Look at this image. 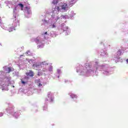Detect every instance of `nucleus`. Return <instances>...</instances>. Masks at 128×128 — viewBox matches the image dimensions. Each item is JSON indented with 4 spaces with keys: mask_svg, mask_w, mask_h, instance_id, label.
I'll list each match as a JSON object with an SVG mask.
<instances>
[{
    "mask_svg": "<svg viewBox=\"0 0 128 128\" xmlns=\"http://www.w3.org/2000/svg\"><path fill=\"white\" fill-rule=\"evenodd\" d=\"M62 9L64 10H68V4H64L62 6Z\"/></svg>",
    "mask_w": 128,
    "mask_h": 128,
    "instance_id": "obj_1",
    "label": "nucleus"
},
{
    "mask_svg": "<svg viewBox=\"0 0 128 128\" xmlns=\"http://www.w3.org/2000/svg\"><path fill=\"white\" fill-rule=\"evenodd\" d=\"M26 74L29 76H34V73L32 70H30L29 72H26Z\"/></svg>",
    "mask_w": 128,
    "mask_h": 128,
    "instance_id": "obj_2",
    "label": "nucleus"
},
{
    "mask_svg": "<svg viewBox=\"0 0 128 128\" xmlns=\"http://www.w3.org/2000/svg\"><path fill=\"white\" fill-rule=\"evenodd\" d=\"M40 36H38L36 38L34 39L35 42L36 44H40Z\"/></svg>",
    "mask_w": 128,
    "mask_h": 128,
    "instance_id": "obj_3",
    "label": "nucleus"
},
{
    "mask_svg": "<svg viewBox=\"0 0 128 128\" xmlns=\"http://www.w3.org/2000/svg\"><path fill=\"white\" fill-rule=\"evenodd\" d=\"M18 6H20V8H21V10H24V4H18Z\"/></svg>",
    "mask_w": 128,
    "mask_h": 128,
    "instance_id": "obj_4",
    "label": "nucleus"
},
{
    "mask_svg": "<svg viewBox=\"0 0 128 128\" xmlns=\"http://www.w3.org/2000/svg\"><path fill=\"white\" fill-rule=\"evenodd\" d=\"M38 66H40L39 64H32V67L34 68H38Z\"/></svg>",
    "mask_w": 128,
    "mask_h": 128,
    "instance_id": "obj_5",
    "label": "nucleus"
},
{
    "mask_svg": "<svg viewBox=\"0 0 128 128\" xmlns=\"http://www.w3.org/2000/svg\"><path fill=\"white\" fill-rule=\"evenodd\" d=\"M54 9L57 12H60V7H58V6H56Z\"/></svg>",
    "mask_w": 128,
    "mask_h": 128,
    "instance_id": "obj_6",
    "label": "nucleus"
},
{
    "mask_svg": "<svg viewBox=\"0 0 128 128\" xmlns=\"http://www.w3.org/2000/svg\"><path fill=\"white\" fill-rule=\"evenodd\" d=\"M117 54L118 56H120V54H122V50H118Z\"/></svg>",
    "mask_w": 128,
    "mask_h": 128,
    "instance_id": "obj_7",
    "label": "nucleus"
},
{
    "mask_svg": "<svg viewBox=\"0 0 128 128\" xmlns=\"http://www.w3.org/2000/svg\"><path fill=\"white\" fill-rule=\"evenodd\" d=\"M58 0H54L52 2V4H58Z\"/></svg>",
    "mask_w": 128,
    "mask_h": 128,
    "instance_id": "obj_8",
    "label": "nucleus"
},
{
    "mask_svg": "<svg viewBox=\"0 0 128 128\" xmlns=\"http://www.w3.org/2000/svg\"><path fill=\"white\" fill-rule=\"evenodd\" d=\"M8 70L7 72V73L10 74V72H12V68H10V67H8Z\"/></svg>",
    "mask_w": 128,
    "mask_h": 128,
    "instance_id": "obj_9",
    "label": "nucleus"
},
{
    "mask_svg": "<svg viewBox=\"0 0 128 128\" xmlns=\"http://www.w3.org/2000/svg\"><path fill=\"white\" fill-rule=\"evenodd\" d=\"M70 96H71V98H77L76 95L74 94H72L70 95Z\"/></svg>",
    "mask_w": 128,
    "mask_h": 128,
    "instance_id": "obj_10",
    "label": "nucleus"
},
{
    "mask_svg": "<svg viewBox=\"0 0 128 128\" xmlns=\"http://www.w3.org/2000/svg\"><path fill=\"white\" fill-rule=\"evenodd\" d=\"M61 18H66V16L62 15V16H61Z\"/></svg>",
    "mask_w": 128,
    "mask_h": 128,
    "instance_id": "obj_11",
    "label": "nucleus"
},
{
    "mask_svg": "<svg viewBox=\"0 0 128 128\" xmlns=\"http://www.w3.org/2000/svg\"><path fill=\"white\" fill-rule=\"evenodd\" d=\"M44 46V45L42 44V45H38V48H42Z\"/></svg>",
    "mask_w": 128,
    "mask_h": 128,
    "instance_id": "obj_12",
    "label": "nucleus"
},
{
    "mask_svg": "<svg viewBox=\"0 0 128 128\" xmlns=\"http://www.w3.org/2000/svg\"><path fill=\"white\" fill-rule=\"evenodd\" d=\"M21 82L22 84H26V82L22 80Z\"/></svg>",
    "mask_w": 128,
    "mask_h": 128,
    "instance_id": "obj_13",
    "label": "nucleus"
},
{
    "mask_svg": "<svg viewBox=\"0 0 128 128\" xmlns=\"http://www.w3.org/2000/svg\"><path fill=\"white\" fill-rule=\"evenodd\" d=\"M42 86V84L40 83L38 84V86Z\"/></svg>",
    "mask_w": 128,
    "mask_h": 128,
    "instance_id": "obj_14",
    "label": "nucleus"
},
{
    "mask_svg": "<svg viewBox=\"0 0 128 128\" xmlns=\"http://www.w3.org/2000/svg\"><path fill=\"white\" fill-rule=\"evenodd\" d=\"M46 62H42V64H46Z\"/></svg>",
    "mask_w": 128,
    "mask_h": 128,
    "instance_id": "obj_15",
    "label": "nucleus"
},
{
    "mask_svg": "<svg viewBox=\"0 0 128 128\" xmlns=\"http://www.w3.org/2000/svg\"><path fill=\"white\" fill-rule=\"evenodd\" d=\"M56 28V26H54V24H53V25L52 26V28Z\"/></svg>",
    "mask_w": 128,
    "mask_h": 128,
    "instance_id": "obj_16",
    "label": "nucleus"
},
{
    "mask_svg": "<svg viewBox=\"0 0 128 128\" xmlns=\"http://www.w3.org/2000/svg\"><path fill=\"white\" fill-rule=\"evenodd\" d=\"M4 116V114L0 113V116Z\"/></svg>",
    "mask_w": 128,
    "mask_h": 128,
    "instance_id": "obj_17",
    "label": "nucleus"
},
{
    "mask_svg": "<svg viewBox=\"0 0 128 128\" xmlns=\"http://www.w3.org/2000/svg\"><path fill=\"white\" fill-rule=\"evenodd\" d=\"M26 10H30V8L28 7V6H26Z\"/></svg>",
    "mask_w": 128,
    "mask_h": 128,
    "instance_id": "obj_18",
    "label": "nucleus"
},
{
    "mask_svg": "<svg viewBox=\"0 0 128 128\" xmlns=\"http://www.w3.org/2000/svg\"><path fill=\"white\" fill-rule=\"evenodd\" d=\"M44 34H48V32H46L44 33Z\"/></svg>",
    "mask_w": 128,
    "mask_h": 128,
    "instance_id": "obj_19",
    "label": "nucleus"
},
{
    "mask_svg": "<svg viewBox=\"0 0 128 128\" xmlns=\"http://www.w3.org/2000/svg\"><path fill=\"white\" fill-rule=\"evenodd\" d=\"M126 62L128 63V58L126 60Z\"/></svg>",
    "mask_w": 128,
    "mask_h": 128,
    "instance_id": "obj_20",
    "label": "nucleus"
},
{
    "mask_svg": "<svg viewBox=\"0 0 128 128\" xmlns=\"http://www.w3.org/2000/svg\"><path fill=\"white\" fill-rule=\"evenodd\" d=\"M52 100H53L52 98H51V102H52Z\"/></svg>",
    "mask_w": 128,
    "mask_h": 128,
    "instance_id": "obj_21",
    "label": "nucleus"
}]
</instances>
